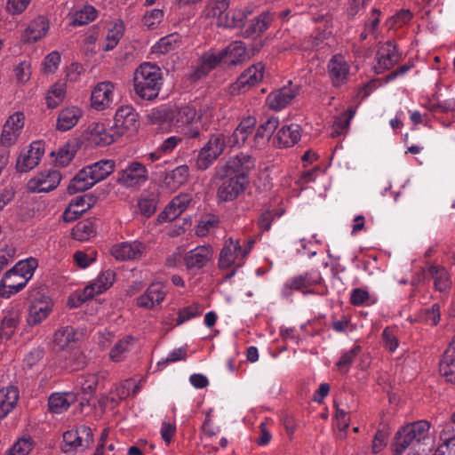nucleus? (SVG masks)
Listing matches in <instances>:
<instances>
[{
    "label": "nucleus",
    "instance_id": "obj_1",
    "mask_svg": "<svg viewBox=\"0 0 455 455\" xmlns=\"http://www.w3.org/2000/svg\"><path fill=\"white\" fill-rule=\"evenodd\" d=\"M429 430L430 423L424 419L404 425L400 429V455L406 449H409L408 455H427L434 443Z\"/></svg>",
    "mask_w": 455,
    "mask_h": 455
},
{
    "label": "nucleus",
    "instance_id": "obj_2",
    "mask_svg": "<svg viewBox=\"0 0 455 455\" xmlns=\"http://www.w3.org/2000/svg\"><path fill=\"white\" fill-rule=\"evenodd\" d=\"M163 84V72L156 64L143 62L134 71V92L141 100L149 101L156 100Z\"/></svg>",
    "mask_w": 455,
    "mask_h": 455
},
{
    "label": "nucleus",
    "instance_id": "obj_3",
    "mask_svg": "<svg viewBox=\"0 0 455 455\" xmlns=\"http://www.w3.org/2000/svg\"><path fill=\"white\" fill-rule=\"evenodd\" d=\"M37 267V259L32 257L17 262L0 281V297L8 299L23 290Z\"/></svg>",
    "mask_w": 455,
    "mask_h": 455
},
{
    "label": "nucleus",
    "instance_id": "obj_4",
    "mask_svg": "<svg viewBox=\"0 0 455 455\" xmlns=\"http://www.w3.org/2000/svg\"><path fill=\"white\" fill-rule=\"evenodd\" d=\"M254 167V158L250 155L240 153L230 157L226 163L219 164L215 167L213 178L224 180L234 177L243 182L250 183L249 175Z\"/></svg>",
    "mask_w": 455,
    "mask_h": 455
},
{
    "label": "nucleus",
    "instance_id": "obj_5",
    "mask_svg": "<svg viewBox=\"0 0 455 455\" xmlns=\"http://www.w3.org/2000/svg\"><path fill=\"white\" fill-rule=\"evenodd\" d=\"M225 148V136L222 133L212 134L197 154L195 160L196 170H207L223 153Z\"/></svg>",
    "mask_w": 455,
    "mask_h": 455
},
{
    "label": "nucleus",
    "instance_id": "obj_6",
    "mask_svg": "<svg viewBox=\"0 0 455 455\" xmlns=\"http://www.w3.org/2000/svg\"><path fill=\"white\" fill-rule=\"evenodd\" d=\"M61 451L64 452L77 451L88 449L93 443V433L90 427L82 425L68 430L62 436Z\"/></svg>",
    "mask_w": 455,
    "mask_h": 455
},
{
    "label": "nucleus",
    "instance_id": "obj_7",
    "mask_svg": "<svg viewBox=\"0 0 455 455\" xmlns=\"http://www.w3.org/2000/svg\"><path fill=\"white\" fill-rule=\"evenodd\" d=\"M61 180V174L57 170H47L30 179L27 184L29 193H47L55 189Z\"/></svg>",
    "mask_w": 455,
    "mask_h": 455
},
{
    "label": "nucleus",
    "instance_id": "obj_8",
    "mask_svg": "<svg viewBox=\"0 0 455 455\" xmlns=\"http://www.w3.org/2000/svg\"><path fill=\"white\" fill-rule=\"evenodd\" d=\"M265 66L261 62L253 64L245 69L231 84V93H240L242 91L245 92L256 85L263 79Z\"/></svg>",
    "mask_w": 455,
    "mask_h": 455
},
{
    "label": "nucleus",
    "instance_id": "obj_9",
    "mask_svg": "<svg viewBox=\"0 0 455 455\" xmlns=\"http://www.w3.org/2000/svg\"><path fill=\"white\" fill-rule=\"evenodd\" d=\"M139 127V115L132 106H122L116 110L113 128L116 129L122 136L128 132H136Z\"/></svg>",
    "mask_w": 455,
    "mask_h": 455
},
{
    "label": "nucleus",
    "instance_id": "obj_10",
    "mask_svg": "<svg viewBox=\"0 0 455 455\" xmlns=\"http://www.w3.org/2000/svg\"><path fill=\"white\" fill-rule=\"evenodd\" d=\"M147 180L146 167L139 162H132L117 172L116 182L124 187L132 188L143 184Z\"/></svg>",
    "mask_w": 455,
    "mask_h": 455
},
{
    "label": "nucleus",
    "instance_id": "obj_11",
    "mask_svg": "<svg viewBox=\"0 0 455 455\" xmlns=\"http://www.w3.org/2000/svg\"><path fill=\"white\" fill-rule=\"evenodd\" d=\"M213 250L211 245L197 246L183 256V262L189 271H197L204 267L212 259Z\"/></svg>",
    "mask_w": 455,
    "mask_h": 455
},
{
    "label": "nucleus",
    "instance_id": "obj_12",
    "mask_svg": "<svg viewBox=\"0 0 455 455\" xmlns=\"http://www.w3.org/2000/svg\"><path fill=\"white\" fill-rule=\"evenodd\" d=\"M223 182L218 188L217 197L221 202H231L242 195L249 183L243 182L234 177L222 180Z\"/></svg>",
    "mask_w": 455,
    "mask_h": 455
},
{
    "label": "nucleus",
    "instance_id": "obj_13",
    "mask_svg": "<svg viewBox=\"0 0 455 455\" xmlns=\"http://www.w3.org/2000/svg\"><path fill=\"white\" fill-rule=\"evenodd\" d=\"M284 86L279 90L272 92L267 97V104L273 110H281L284 108L299 93V86Z\"/></svg>",
    "mask_w": 455,
    "mask_h": 455
},
{
    "label": "nucleus",
    "instance_id": "obj_14",
    "mask_svg": "<svg viewBox=\"0 0 455 455\" xmlns=\"http://www.w3.org/2000/svg\"><path fill=\"white\" fill-rule=\"evenodd\" d=\"M241 243L238 239L229 237L224 247L221 249L219 258V267L220 269H228L233 265H236L241 260Z\"/></svg>",
    "mask_w": 455,
    "mask_h": 455
},
{
    "label": "nucleus",
    "instance_id": "obj_15",
    "mask_svg": "<svg viewBox=\"0 0 455 455\" xmlns=\"http://www.w3.org/2000/svg\"><path fill=\"white\" fill-rule=\"evenodd\" d=\"M377 64L374 66L375 72L380 74L385 70L391 68L398 62V53L396 46L390 41L382 45L376 54Z\"/></svg>",
    "mask_w": 455,
    "mask_h": 455
},
{
    "label": "nucleus",
    "instance_id": "obj_16",
    "mask_svg": "<svg viewBox=\"0 0 455 455\" xmlns=\"http://www.w3.org/2000/svg\"><path fill=\"white\" fill-rule=\"evenodd\" d=\"M328 72L335 87H339L347 80L349 66L340 54L332 56L328 63Z\"/></svg>",
    "mask_w": 455,
    "mask_h": 455
},
{
    "label": "nucleus",
    "instance_id": "obj_17",
    "mask_svg": "<svg viewBox=\"0 0 455 455\" xmlns=\"http://www.w3.org/2000/svg\"><path fill=\"white\" fill-rule=\"evenodd\" d=\"M222 52L224 64L228 66H236L250 60V52L247 51L245 44L241 41L232 42Z\"/></svg>",
    "mask_w": 455,
    "mask_h": 455
},
{
    "label": "nucleus",
    "instance_id": "obj_18",
    "mask_svg": "<svg viewBox=\"0 0 455 455\" xmlns=\"http://www.w3.org/2000/svg\"><path fill=\"white\" fill-rule=\"evenodd\" d=\"M30 298L33 299V302L29 307L27 322L33 326L39 324L48 316L52 310V300L42 301L41 298H37L33 293L30 294Z\"/></svg>",
    "mask_w": 455,
    "mask_h": 455
},
{
    "label": "nucleus",
    "instance_id": "obj_19",
    "mask_svg": "<svg viewBox=\"0 0 455 455\" xmlns=\"http://www.w3.org/2000/svg\"><path fill=\"white\" fill-rule=\"evenodd\" d=\"M145 246L142 243H122L116 244L111 249V254L117 260L136 259L141 257Z\"/></svg>",
    "mask_w": 455,
    "mask_h": 455
},
{
    "label": "nucleus",
    "instance_id": "obj_20",
    "mask_svg": "<svg viewBox=\"0 0 455 455\" xmlns=\"http://www.w3.org/2000/svg\"><path fill=\"white\" fill-rule=\"evenodd\" d=\"M220 63H224V55L222 50L218 53L212 51L204 52L201 57L200 66L196 68L191 77L194 80L200 79L206 76L213 68H215Z\"/></svg>",
    "mask_w": 455,
    "mask_h": 455
},
{
    "label": "nucleus",
    "instance_id": "obj_21",
    "mask_svg": "<svg viewBox=\"0 0 455 455\" xmlns=\"http://www.w3.org/2000/svg\"><path fill=\"white\" fill-rule=\"evenodd\" d=\"M113 84L110 82L99 83L92 92V107L96 109L105 108L111 101Z\"/></svg>",
    "mask_w": 455,
    "mask_h": 455
},
{
    "label": "nucleus",
    "instance_id": "obj_22",
    "mask_svg": "<svg viewBox=\"0 0 455 455\" xmlns=\"http://www.w3.org/2000/svg\"><path fill=\"white\" fill-rule=\"evenodd\" d=\"M91 133L96 144L101 146L110 145L122 136L113 125L106 124H95Z\"/></svg>",
    "mask_w": 455,
    "mask_h": 455
},
{
    "label": "nucleus",
    "instance_id": "obj_23",
    "mask_svg": "<svg viewBox=\"0 0 455 455\" xmlns=\"http://www.w3.org/2000/svg\"><path fill=\"white\" fill-rule=\"evenodd\" d=\"M116 164L113 160L102 159L91 165L84 167L89 178L94 184L108 178L115 170Z\"/></svg>",
    "mask_w": 455,
    "mask_h": 455
},
{
    "label": "nucleus",
    "instance_id": "obj_24",
    "mask_svg": "<svg viewBox=\"0 0 455 455\" xmlns=\"http://www.w3.org/2000/svg\"><path fill=\"white\" fill-rule=\"evenodd\" d=\"M19 390L13 386L0 389V419L5 418L16 406Z\"/></svg>",
    "mask_w": 455,
    "mask_h": 455
},
{
    "label": "nucleus",
    "instance_id": "obj_25",
    "mask_svg": "<svg viewBox=\"0 0 455 455\" xmlns=\"http://www.w3.org/2000/svg\"><path fill=\"white\" fill-rule=\"evenodd\" d=\"M300 126L296 124L282 126L275 137L279 147L290 148L294 146L300 140Z\"/></svg>",
    "mask_w": 455,
    "mask_h": 455
},
{
    "label": "nucleus",
    "instance_id": "obj_26",
    "mask_svg": "<svg viewBox=\"0 0 455 455\" xmlns=\"http://www.w3.org/2000/svg\"><path fill=\"white\" fill-rule=\"evenodd\" d=\"M82 116V111L76 107H70L62 109L57 119L56 128L61 132L72 129Z\"/></svg>",
    "mask_w": 455,
    "mask_h": 455
},
{
    "label": "nucleus",
    "instance_id": "obj_27",
    "mask_svg": "<svg viewBox=\"0 0 455 455\" xmlns=\"http://www.w3.org/2000/svg\"><path fill=\"white\" fill-rule=\"evenodd\" d=\"M20 319V311L18 307L10 308L1 322L0 335L2 339H9L14 333Z\"/></svg>",
    "mask_w": 455,
    "mask_h": 455
},
{
    "label": "nucleus",
    "instance_id": "obj_28",
    "mask_svg": "<svg viewBox=\"0 0 455 455\" xmlns=\"http://www.w3.org/2000/svg\"><path fill=\"white\" fill-rule=\"evenodd\" d=\"M75 401L76 395L74 393L52 394L48 400L49 410L53 413H61L67 411Z\"/></svg>",
    "mask_w": 455,
    "mask_h": 455
},
{
    "label": "nucleus",
    "instance_id": "obj_29",
    "mask_svg": "<svg viewBox=\"0 0 455 455\" xmlns=\"http://www.w3.org/2000/svg\"><path fill=\"white\" fill-rule=\"evenodd\" d=\"M173 111L172 124L176 126H183L193 123L196 116L195 107L189 105L172 106Z\"/></svg>",
    "mask_w": 455,
    "mask_h": 455
},
{
    "label": "nucleus",
    "instance_id": "obj_30",
    "mask_svg": "<svg viewBox=\"0 0 455 455\" xmlns=\"http://www.w3.org/2000/svg\"><path fill=\"white\" fill-rule=\"evenodd\" d=\"M94 182L89 178V175L84 168L80 170L78 173L70 180L67 188V192L69 195H74L78 192H84L92 186Z\"/></svg>",
    "mask_w": 455,
    "mask_h": 455
},
{
    "label": "nucleus",
    "instance_id": "obj_31",
    "mask_svg": "<svg viewBox=\"0 0 455 455\" xmlns=\"http://www.w3.org/2000/svg\"><path fill=\"white\" fill-rule=\"evenodd\" d=\"M96 235L94 220H84L79 221L72 228L71 236L77 241H86Z\"/></svg>",
    "mask_w": 455,
    "mask_h": 455
},
{
    "label": "nucleus",
    "instance_id": "obj_32",
    "mask_svg": "<svg viewBox=\"0 0 455 455\" xmlns=\"http://www.w3.org/2000/svg\"><path fill=\"white\" fill-rule=\"evenodd\" d=\"M150 124L163 125L165 124H172L173 111L172 105H162L153 108L148 115Z\"/></svg>",
    "mask_w": 455,
    "mask_h": 455
},
{
    "label": "nucleus",
    "instance_id": "obj_33",
    "mask_svg": "<svg viewBox=\"0 0 455 455\" xmlns=\"http://www.w3.org/2000/svg\"><path fill=\"white\" fill-rule=\"evenodd\" d=\"M189 176V169L186 164L180 165L167 173L164 178V183L167 187L176 188L185 184Z\"/></svg>",
    "mask_w": 455,
    "mask_h": 455
},
{
    "label": "nucleus",
    "instance_id": "obj_34",
    "mask_svg": "<svg viewBox=\"0 0 455 455\" xmlns=\"http://www.w3.org/2000/svg\"><path fill=\"white\" fill-rule=\"evenodd\" d=\"M115 273L108 270L100 275L98 279L99 283H94L87 286L84 289V293L88 297H94V294H99L108 289L115 281Z\"/></svg>",
    "mask_w": 455,
    "mask_h": 455
},
{
    "label": "nucleus",
    "instance_id": "obj_35",
    "mask_svg": "<svg viewBox=\"0 0 455 455\" xmlns=\"http://www.w3.org/2000/svg\"><path fill=\"white\" fill-rule=\"evenodd\" d=\"M66 95V84L62 81L56 82L48 90L45 100L49 108H57L64 100Z\"/></svg>",
    "mask_w": 455,
    "mask_h": 455
},
{
    "label": "nucleus",
    "instance_id": "obj_36",
    "mask_svg": "<svg viewBox=\"0 0 455 455\" xmlns=\"http://www.w3.org/2000/svg\"><path fill=\"white\" fill-rule=\"evenodd\" d=\"M269 15L261 14L251 20L243 31L245 37H256L267 30L269 24Z\"/></svg>",
    "mask_w": 455,
    "mask_h": 455
},
{
    "label": "nucleus",
    "instance_id": "obj_37",
    "mask_svg": "<svg viewBox=\"0 0 455 455\" xmlns=\"http://www.w3.org/2000/svg\"><path fill=\"white\" fill-rule=\"evenodd\" d=\"M247 15L243 10H228L218 20V24L227 28H240L244 26Z\"/></svg>",
    "mask_w": 455,
    "mask_h": 455
},
{
    "label": "nucleus",
    "instance_id": "obj_38",
    "mask_svg": "<svg viewBox=\"0 0 455 455\" xmlns=\"http://www.w3.org/2000/svg\"><path fill=\"white\" fill-rule=\"evenodd\" d=\"M429 273L434 280V285L436 290L439 291H445L450 288L451 281L445 268L432 266L429 268Z\"/></svg>",
    "mask_w": 455,
    "mask_h": 455
},
{
    "label": "nucleus",
    "instance_id": "obj_39",
    "mask_svg": "<svg viewBox=\"0 0 455 455\" xmlns=\"http://www.w3.org/2000/svg\"><path fill=\"white\" fill-rule=\"evenodd\" d=\"M180 39L181 36L177 33L164 36L154 46V52L160 54H166L179 47L181 41Z\"/></svg>",
    "mask_w": 455,
    "mask_h": 455
},
{
    "label": "nucleus",
    "instance_id": "obj_40",
    "mask_svg": "<svg viewBox=\"0 0 455 455\" xmlns=\"http://www.w3.org/2000/svg\"><path fill=\"white\" fill-rule=\"evenodd\" d=\"M76 332L71 326H65L54 333V342L60 348L64 349L71 343H75Z\"/></svg>",
    "mask_w": 455,
    "mask_h": 455
},
{
    "label": "nucleus",
    "instance_id": "obj_41",
    "mask_svg": "<svg viewBox=\"0 0 455 455\" xmlns=\"http://www.w3.org/2000/svg\"><path fill=\"white\" fill-rule=\"evenodd\" d=\"M186 208L185 204H181L179 198L173 199L164 211L159 213L157 220L160 223L172 221Z\"/></svg>",
    "mask_w": 455,
    "mask_h": 455
},
{
    "label": "nucleus",
    "instance_id": "obj_42",
    "mask_svg": "<svg viewBox=\"0 0 455 455\" xmlns=\"http://www.w3.org/2000/svg\"><path fill=\"white\" fill-rule=\"evenodd\" d=\"M48 27L43 20L40 22L34 21L28 25L25 31L26 37L24 38V42H36L45 36Z\"/></svg>",
    "mask_w": 455,
    "mask_h": 455
},
{
    "label": "nucleus",
    "instance_id": "obj_43",
    "mask_svg": "<svg viewBox=\"0 0 455 455\" xmlns=\"http://www.w3.org/2000/svg\"><path fill=\"white\" fill-rule=\"evenodd\" d=\"M97 16L96 9L92 5H85L83 9L76 11L71 21L73 26H83L95 20Z\"/></svg>",
    "mask_w": 455,
    "mask_h": 455
},
{
    "label": "nucleus",
    "instance_id": "obj_44",
    "mask_svg": "<svg viewBox=\"0 0 455 455\" xmlns=\"http://www.w3.org/2000/svg\"><path fill=\"white\" fill-rule=\"evenodd\" d=\"M398 329L395 325L386 327L381 334L382 344L389 352H395L398 347Z\"/></svg>",
    "mask_w": 455,
    "mask_h": 455
},
{
    "label": "nucleus",
    "instance_id": "obj_45",
    "mask_svg": "<svg viewBox=\"0 0 455 455\" xmlns=\"http://www.w3.org/2000/svg\"><path fill=\"white\" fill-rule=\"evenodd\" d=\"M355 113V109L352 108L344 112L341 116L337 117L333 124V132L331 133L332 137L338 136L343 133L347 127L349 126L350 120L354 116Z\"/></svg>",
    "mask_w": 455,
    "mask_h": 455
},
{
    "label": "nucleus",
    "instance_id": "obj_46",
    "mask_svg": "<svg viewBox=\"0 0 455 455\" xmlns=\"http://www.w3.org/2000/svg\"><path fill=\"white\" fill-rule=\"evenodd\" d=\"M439 371L448 382L455 384V358L443 355L439 363Z\"/></svg>",
    "mask_w": 455,
    "mask_h": 455
},
{
    "label": "nucleus",
    "instance_id": "obj_47",
    "mask_svg": "<svg viewBox=\"0 0 455 455\" xmlns=\"http://www.w3.org/2000/svg\"><path fill=\"white\" fill-rule=\"evenodd\" d=\"M419 317L422 322L428 325H437L441 317L439 304L435 303L430 307L422 309Z\"/></svg>",
    "mask_w": 455,
    "mask_h": 455
},
{
    "label": "nucleus",
    "instance_id": "obj_48",
    "mask_svg": "<svg viewBox=\"0 0 455 455\" xmlns=\"http://www.w3.org/2000/svg\"><path fill=\"white\" fill-rule=\"evenodd\" d=\"M156 196L153 194L141 197L138 202L140 213L147 218L151 217L156 212Z\"/></svg>",
    "mask_w": 455,
    "mask_h": 455
},
{
    "label": "nucleus",
    "instance_id": "obj_49",
    "mask_svg": "<svg viewBox=\"0 0 455 455\" xmlns=\"http://www.w3.org/2000/svg\"><path fill=\"white\" fill-rule=\"evenodd\" d=\"M124 27L123 24H116L112 29H109L106 36V44L102 49L105 52L113 50L118 44L119 40L123 36Z\"/></svg>",
    "mask_w": 455,
    "mask_h": 455
},
{
    "label": "nucleus",
    "instance_id": "obj_50",
    "mask_svg": "<svg viewBox=\"0 0 455 455\" xmlns=\"http://www.w3.org/2000/svg\"><path fill=\"white\" fill-rule=\"evenodd\" d=\"M32 155L28 150L22 151L16 162V170L20 172H27L35 168L39 163L36 159L32 160Z\"/></svg>",
    "mask_w": 455,
    "mask_h": 455
},
{
    "label": "nucleus",
    "instance_id": "obj_51",
    "mask_svg": "<svg viewBox=\"0 0 455 455\" xmlns=\"http://www.w3.org/2000/svg\"><path fill=\"white\" fill-rule=\"evenodd\" d=\"M283 213V211L278 210H267L263 212L259 220L258 225L261 231H268L271 228V224L274 220L277 217H280Z\"/></svg>",
    "mask_w": 455,
    "mask_h": 455
},
{
    "label": "nucleus",
    "instance_id": "obj_52",
    "mask_svg": "<svg viewBox=\"0 0 455 455\" xmlns=\"http://www.w3.org/2000/svg\"><path fill=\"white\" fill-rule=\"evenodd\" d=\"M70 148H71L70 144L67 143L66 145H64L62 148H60L58 150V152L56 153V160H55L57 164H59L60 166L65 167L71 162V160L75 156L76 151L71 150ZM51 156H55V152L52 151L51 153Z\"/></svg>",
    "mask_w": 455,
    "mask_h": 455
},
{
    "label": "nucleus",
    "instance_id": "obj_53",
    "mask_svg": "<svg viewBox=\"0 0 455 455\" xmlns=\"http://www.w3.org/2000/svg\"><path fill=\"white\" fill-rule=\"evenodd\" d=\"M360 351L361 347L356 346L349 351L344 353L336 363L339 370L340 371L347 372Z\"/></svg>",
    "mask_w": 455,
    "mask_h": 455
},
{
    "label": "nucleus",
    "instance_id": "obj_54",
    "mask_svg": "<svg viewBox=\"0 0 455 455\" xmlns=\"http://www.w3.org/2000/svg\"><path fill=\"white\" fill-rule=\"evenodd\" d=\"M81 388L84 395L92 396L100 384V377L98 374H87L82 378Z\"/></svg>",
    "mask_w": 455,
    "mask_h": 455
},
{
    "label": "nucleus",
    "instance_id": "obj_55",
    "mask_svg": "<svg viewBox=\"0 0 455 455\" xmlns=\"http://www.w3.org/2000/svg\"><path fill=\"white\" fill-rule=\"evenodd\" d=\"M305 282V278H302L301 275L293 277L290 282L283 285L282 290L283 295L284 297H289L292 294L293 291H300L307 293V291H304V289L307 288Z\"/></svg>",
    "mask_w": 455,
    "mask_h": 455
},
{
    "label": "nucleus",
    "instance_id": "obj_56",
    "mask_svg": "<svg viewBox=\"0 0 455 455\" xmlns=\"http://www.w3.org/2000/svg\"><path fill=\"white\" fill-rule=\"evenodd\" d=\"M390 434L389 427L384 425L382 428L379 429L375 434L372 441V452L378 453L383 450L387 445V439Z\"/></svg>",
    "mask_w": 455,
    "mask_h": 455
},
{
    "label": "nucleus",
    "instance_id": "obj_57",
    "mask_svg": "<svg viewBox=\"0 0 455 455\" xmlns=\"http://www.w3.org/2000/svg\"><path fill=\"white\" fill-rule=\"evenodd\" d=\"M201 315L200 306L194 304L188 307H185L179 310L176 323L178 325L184 322Z\"/></svg>",
    "mask_w": 455,
    "mask_h": 455
},
{
    "label": "nucleus",
    "instance_id": "obj_58",
    "mask_svg": "<svg viewBox=\"0 0 455 455\" xmlns=\"http://www.w3.org/2000/svg\"><path fill=\"white\" fill-rule=\"evenodd\" d=\"M278 126V120L275 117L267 119L257 129L255 138H269Z\"/></svg>",
    "mask_w": 455,
    "mask_h": 455
},
{
    "label": "nucleus",
    "instance_id": "obj_59",
    "mask_svg": "<svg viewBox=\"0 0 455 455\" xmlns=\"http://www.w3.org/2000/svg\"><path fill=\"white\" fill-rule=\"evenodd\" d=\"M132 339V337H126L115 344L109 352L110 358L115 362H120L122 360V355L128 350L130 340Z\"/></svg>",
    "mask_w": 455,
    "mask_h": 455
},
{
    "label": "nucleus",
    "instance_id": "obj_60",
    "mask_svg": "<svg viewBox=\"0 0 455 455\" xmlns=\"http://www.w3.org/2000/svg\"><path fill=\"white\" fill-rule=\"evenodd\" d=\"M228 6L229 0H212L207 15L217 17L219 20L222 17V14H225L228 11Z\"/></svg>",
    "mask_w": 455,
    "mask_h": 455
},
{
    "label": "nucleus",
    "instance_id": "obj_61",
    "mask_svg": "<svg viewBox=\"0 0 455 455\" xmlns=\"http://www.w3.org/2000/svg\"><path fill=\"white\" fill-rule=\"evenodd\" d=\"M20 134V133L14 131L13 128H10L9 124H4L0 137L1 145L4 148L11 147L12 145L16 143Z\"/></svg>",
    "mask_w": 455,
    "mask_h": 455
},
{
    "label": "nucleus",
    "instance_id": "obj_62",
    "mask_svg": "<svg viewBox=\"0 0 455 455\" xmlns=\"http://www.w3.org/2000/svg\"><path fill=\"white\" fill-rule=\"evenodd\" d=\"M97 202V196L92 193L84 194L76 196L71 201V206L81 207L86 209V212L91 209Z\"/></svg>",
    "mask_w": 455,
    "mask_h": 455
},
{
    "label": "nucleus",
    "instance_id": "obj_63",
    "mask_svg": "<svg viewBox=\"0 0 455 455\" xmlns=\"http://www.w3.org/2000/svg\"><path fill=\"white\" fill-rule=\"evenodd\" d=\"M164 18V12L160 9H154L147 12L143 17L144 25L148 28H155Z\"/></svg>",
    "mask_w": 455,
    "mask_h": 455
},
{
    "label": "nucleus",
    "instance_id": "obj_64",
    "mask_svg": "<svg viewBox=\"0 0 455 455\" xmlns=\"http://www.w3.org/2000/svg\"><path fill=\"white\" fill-rule=\"evenodd\" d=\"M32 449L30 438L19 439L9 450L14 455H28Z\"/></svg>",
    "mask_w": 455,
    "mask_h": 455
}]
</instances>
